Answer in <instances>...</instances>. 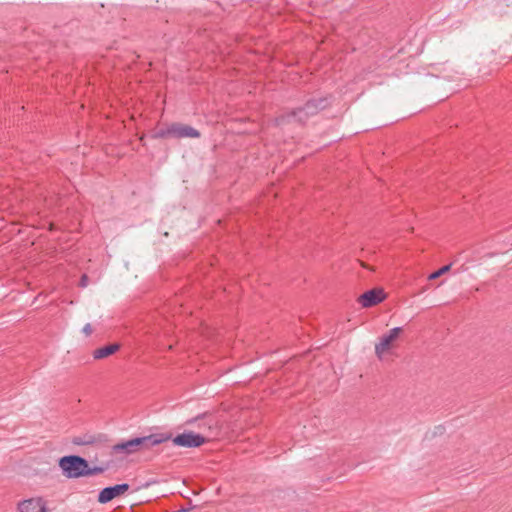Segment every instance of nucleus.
I'll use <instances>...</instances> for the list:
<instances>
[{
	"label": "nucleus",
	"mask_w": 512,
	"mask_h": 512,
	"mask_svg": "<svg viewBox=\"0 0 512 512\" xmlns=\"http://www.w3.org/2000/svg\"><path fill=\"white\" fill-rule=\"evenodd\" d=\"M189 510L188 509H181L179 510V512H188Z\"/></svg>",
	"instance_id": "18"
},
{
	"label": "nucleus",
	"mask_w": 512,
	"mask_h": 512,
	"mask_svg": "<svg viewBox=\"0 0 512 512\" xmlns=\"http://www.w3.org/2000/svg\"><path fill=\"white\" fill-rule=\"evenodd\" d=\"M169 440H171L175 446L198 448L207 443L209 438L193 431H184L176 436H173L171 433V438Z\"/></svg>",
	"instance_id": "4"
},
{
	"label": "nucleus",
	"mask_w": 512,
	"mask_h": 512,
	"mask_svg": "<svg viewBox=\"0 0 512 512\" xmlns=\"http://www.w3.org/2000/svg\"><path fill=\"white\" fill-rule=\"evenodd\" d=\"M451 266H452V264H447V265L442 266L438 270H436L433 273H431L428 278L430 280H434V279L439 278L440 276H442L445 273H447L451 269Z\"/></svg>",
	"instance_id": "14"
},
{
	"label": "nucleus",
	"mask_w": 512,
	"mask_h": 512,
	"mask_svg": "<svg viewBox=\"0 0 512 512\" xmlns=\"http://www.w3.org/2000/svg\"><path fill=\"white\" fill-rule=\"evenodd\" d=\"M385 298L386 294L382 288H373L361 294L358 298V302L362 307L370 308L381 303Z\"/></svg>",
	"instance_id": "7"
},
{
	"label": "nucleus",
	"mask_w": 512,
	"mask_h": 512,
	"mask_svg": "<svg viewBox=\"0 0 512 512\" xmlns=\"http://www.w3.org/2000/svg\"><path fill=\"white\" fill-rule=\"evenodd\" d=\"M87 460L79 455H66L59 459L58 465L67 478L85 477Z\"/></svg>",
	"instance_id": "3"
},
{
	"label": "nucleus",
	"mask_w": 512,
	"mask_h": 512,
	"mask_svg": "<svg viewBox=\"0 0 512 512\" xmlns=\"http://www.w3.org/2000/svg\"><path fill=\"white\" fill-rule=\"evenodd\" d=\"M150 137L152 139L173 138V127H172V124H170L166 128H160V129L151 131Z\"/></svg>",
	"instance_id": "13"
},
{
	"label": "nucleus",
	"mask_w": 512,
	"mask_h": 512,
	"mask_svg": "<svg viewBox=\"0 0 512 512\" xmlns=\"http://www.w3.org/2000/svg\"><path fill=\"white\" fill-rule=\"evenodd\" d=\"M130 489V485L128 483L116 484L113 486H108L100 490L97 501L100 504H106L113 499L122 496Z\"/></svg>",
	"instance_id": "5"
},
{
	"label": "nucleus",
	"mask_w": 512,
	"mask_h": 512,
	"mask_svg": "<svg viewBox=\"0 0 512 512\" xmlns=\"http://www.w3.org/2000/svg\"><path fill=\"white\" fill-rule=\"evenodd\" d=\"M171 432L153 433L147 436L135 437L112 446L113 454L131 455L133 453L149 450L154 446L169 441Z\"/></svg>",
	"instance_id": "2"
},
{
	"label": "nucleus",
	"mask_w": 512,
	"mask_h": 512,
	"mask_svg": "<svg viewBox=\"0 0 512 512\" xmlns=\"http://www.w3.org/2000/svg\"><path fill=\"white\" fill-rule=\"evenodd\" d=\"M121 348V345L119 343H109L103 347H100L98 349H95L93 351V358L96 360L107 358L117 351H119Z\"/></svg>",
	"instance_id": "11"
},
{
	"label": "nucleus",
	"mask_w": 512,
	"mask_h": 512,
	"mask_svg": "<svg viewBox=\"0 0 512 512\" xmlns=\"http://www.w3.org/2000/svg\"><path fill=\"white\" fill-rule=\"evenodd\" d=\"M106 469H107V467H102V466H94V467H90V466H89V462H87V468H86V472H85V477H86V476H92V475L101 474V473H103Z\"/></svg>",
	"instance_id": "15"
},
{
	"label": "nucleus",
	"mask_w": 512,
	"mask_h": 512,
	"mask_svg": "<svg viewBox=\"0 0 512 512\" xmlns=\"http://www.w3.org/2000/svg\"><path fill=\"white\" fill-rule=\"evenodd\" d=\"M19 512H48L46 503L42 498H30L18 504Z\"/></svg>",
	"instance_id": "10"
},
{
	"label": "nucleus",
	"mask_w": 512,
	"mask_h": 512,
	"mask_svg": "<svg viewBox=\"0 0 512 512\" xmlns=\"http://www.w3.org/2000/svg\"><path fill=\"white\" fill-rule=\"evenodd\" d=\"M173 138H200L201 133L194 127L180 122L172 123Z\"/></svg>",
	"instance_id": "9"
},
{
	"label": "nucleus",
	"mask_w": 512,
	"mask_h": 512,
	"mask_svg": "<svg viewBox=\"0 0 512 512\" xmlns=\"http://www.w3.org/2000/svg\"><path fill=\"white\" fill-rule=\"evenodd\" d=\"M88 283H89V277L86 274H83L80 278L79 286L84 288L88 285Z\"/></svg>",
	"instance_id": "16"
},
{
	"label": "nucleus",
	"mask_w": 512,
	"mask_h": 512,
	"mask_svg": "<svg viewBox=\"0 0 512 512\" xmlns=\"http://www.w3.org/2000/svg\"><path fill=\"white\" fill-rule=\"evenodd\" d=\"M328 98L318 97L306 101L303 106L294 108L277 116L275 122L278 126L288 124L292 120L305 124L307 120L329 106Z\"/></svg>",
	"instance_id": "1"
},
{
	"label": "nucleus",
	"mask_w": 512,
	"mask_h": 512,
	"mask_svg": "<svg viewBox=\"0 0 512 512\" xmlns=\"http://www.w3.org/2000/svg\"><path fill=\"white\" fill-rule=\"evenodd\" d=\"M402 331V327H395L381 337L380 342L375 345V354L378 358H382V354L392 348L393 342L399 337Z\"/></svg>",
	"instance_id": "6"
},
{
	"label": "nucleus",
	"mask_w": 512,
	"mask_h": 512,
	"mask_svg": "<svg viewBox=\"0 0 512 512\" xmlns=\"http://www.w3.org/2000/svg\"><path fill=\"white\" fill-rule=\"evenodd\" d=\"M110 442V439L105 433L98 434H84L76 436L72 439V443L75 445H105Z\"/></svg>",
	"instance_id": "8"
},
{
	"label": "nucleus",
	"mask_w": 512,
	"mask_h": 512,
	"mask_svg": "<svg viewBox=\"0 0 512 512\" xmlns=\"http://www.w3.org/2000/svg\"><path fill=\"white\" fill-rule=\"evenodd\" d=\"M197 421H203L202 423H200V424L198 425V426H199V428H201V427L205 426V427H207L209 430H211V429H212V426L214 425V420H213L212 416H211L209 413H207V412H205V413H203V414H201V415H198V416H196V417H195V418H193V419L188 420V421H187V424H192V423H195V422H197Z\"/></svg>",
	"instance_id": "12"
},
{
	"label": "nucleus",
	"mask_w": 512,
	"mask_h": 512,
	"mask_svg": "<svg viewBox=\"0 0 512 512\" xmlns=\"http://www.w3.org/2000/svg\"><path fill=\"white\" fill-rule=\"evenodd\" d=\"M82 332L86 335V336H90L93 332V328L91 326V324L87 323L83 329H82Z\"/></svg>",
	"instance_id": "17"
}]
</instances>
